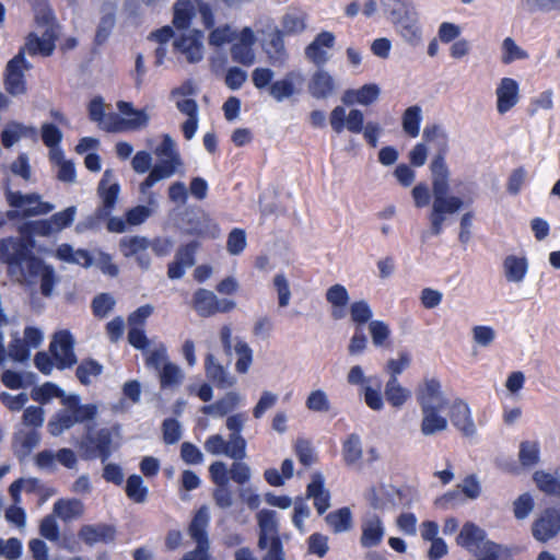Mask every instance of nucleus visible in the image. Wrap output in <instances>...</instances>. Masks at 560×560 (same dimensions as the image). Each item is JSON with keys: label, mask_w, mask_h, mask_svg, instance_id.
Wrapping results in <instances>:
<instances>
[{"label": "nucleus", "mask_w": 560, "mask_h": 560, "mask_svg": "<svg viewBox=\"0 0 560 560\" xmlns=\"http://www.w3.org/2000/svg\"><path fill=\"white\" fill-rule=\"evenodd\" d=\"M400 36L409 44L417 45L421 40V27L415 5L405 7L398 14H389Z\"/></svg>", "instance_id": "9d476101"}, {"label": "nucleus", "mask_w": 560, "mask_h": 560, "mask_svg": "<svg viewBox=\"0 0 560 560\" xmlns=\"http://www.w3.org/2000/svg\"><path fill=\"white\" fill-rule=\"evenodd\" d=\"M246 247V233L243 229L235 228L226 241V249L231 255H240Z\"/></svg>", "instance_id": "e2e57ef3"}, {"label": "nucleus", "mask_w": 560, "mask_h": 560, "mask_svg": "<svg viewBox=\"0 0 560 560\" xmlns=\"http://www.w3.org/2000/svg\"><path fill=\"white\" fill-rule=\"evenodd\" d=\"M402 129L411 138L419 136L422 121L421 107L413 105L408 107L401 117Z\"/></svg>", "instance_id": "09e8293b"}, {"label": "nucleus", "mask_w": 560, "mask_h": 560, "mask_svg": "<svg viewBox=\"0 0 560 560\" xmlns=\"http://www.w3.org/2000/svg\"><path fill=\"white\" fill-rule=\"evenodd\" d=\"M417 401L422 411L420 428L423 435H433L447 428V419L440 413L447 405V399L442 395L440 381L430 378L419 385Z\"/></svg>", "instance_id": "f03ea898"}, {"label": "nucleus", "mask_w": 560, "mask_h": 560, "mask_svg": "<svg viewBox=\"0 0 560 560\" xmlns=\"http://www.w3.org/2000/svg\"><path fill=\"white\" fill-rule=\"evenodd\" d=\"M67 396L68 395L65 394L63 389L50 382L43 384L32 393V398L42 404H45L52 398H60L61 404H63V399L67 398Z\"/></svg>", "instance_id": "864d4df0"}, {"label": "nucleus", "mask_w": 560, "mask_h": 560, "mask_svg": "<svg viewBox=\"0 0 560 560\" xmlns=\"http://www.w3.org/2000/svg\"><path fill=\"white\" fill-rule=\"evenodd\" d=\"M115 22L116 19L114 12H108L101 18L94 36L95 46H102L107 42L114 30Z\"/></svg>", "instance_id": "4d7b16f0"}, {"label": "nucleus", "mask_w": 560, "mask_h": 560, "mask_svg": "<svg viewBox=\"0 0 560 560\" xmlns=\"http://www.w3.org/2000/svg\"><path fill=\"white\" fill-rule=\"evenodd\" d=\"M78 535L79 538L89 546L96 542L108 544L115 539L116 529L113 525L104 523L97 525H83Z\"/></svg>", "instance_id": "a878e982"}, {"label": "nucleus", "mask_w": 560, "mask_h": 560, "mask_svg": "<svg viewBox=\"0 0 560 560\" xmlns=\"http://www.w3.org/2000/svg\"><path fill=\"white\" fill-rule=\"evenodd\" d=\"M423 139L427 142H435L438 153L430 163L432 174L433 202L429 213L430 232L438 236L443 232L446 217L458 212L463 206L471 205L472 199H462L458 196L448 195L450 170L445 162L448 152V137L439 125H428L423 129Z\"/></svg>", "instance_id": "f257e3e1"}, {"label": "nucleus", "mask_w": 560, "mask_h": 560, "mask_svg": "<svg viewBox=\"0 0 560 560\" xmlns=\"http://www.w3.org/2000/svg\"><path fill=\"white\" fill-rule=\"evenodd\" d=\"M139 115L140 119H126L119 114L109 113L101 124V128L107 132H122L147 127V118L141 113Z\"/></svg>", "instance_id": "c85d7f7f"}, {"label": "nucleus", "mask_w": 560, "mask_h": 560, "mask_svg": "<svg viewBox=\"0 0 560 560\" xmlns=\"http://www.w3.org/2000/svg\"><path fill=\"white\" fill-rule=\"evenodd\" d=\"M362 534L360 544L363 548H372L378 546L385 535V528L381 517L372 514L365 517L361 524Z\"/></svg>", "instance_id": "b1692460"}, {"label": "nucleus", "mask_w": 560, "mask_h": 560, "mask_svg": "<svg viewBox=\"0 0 560 560\" xmlns=\"http://www.w3.org/2000/svg\"><path fill=\"white\" fill-rule=\"evenodd\" d=\"M325 521L331 527L334 533H342L351 528L352 514L349 508L343 506L328 513Z\"/></svg>", "instance_id": "49530a36"}, {"label": "nucleus", "mask_w": 560, "mask_h": 560, "mask_svg": "<svg viewBox=\"0 0 560 560\" xmlns=\"http://www.w3.org/2000/svg\"><path fill=\"white\" fill-rule=\"evenodd\" d=\"M452 424L465 436H472L476 427L471 417L469 406L462 399H455L450 408Z\"/></svg>", "instance_id": "5701e85b"}, {"label": "nucleus", "mask_w": 560, "mask_h": 560, "mask_svg": "<svg viewBox=\"0 0 560 560\" xmlns=\"http://www.w3.org/2000/svg\"><path fill=\"white\" fill-rule=\"evenodd\" d=\"M184 374L173 362H165L160 373L161 388H173L183 382Z\"/></svg>", "instance_id": "603ef678"}, {"label": "nucleus", "mask_w": 560, "mask_h": 560, "mask_svg": "<svg viewBox=\"0 0 560 560\" xmlns=\"http://www.w3.org/2000/svg\"><path fill=\"white\" fill-rule=\"evenodd\" d=\"M30 238L9 236L0 240V265H5L7 272H12L25 257Z\"/></svg>", "instance_id": "ddd939ff"}, {"label": "nucleus", "mask_w": 560, "mask_h": 560, "mask_svg": "<svg viewBox=\"0 0 560 560\" xmlns=\"http://www.w3.org/2000/svg\"><path fill=\"white\" fill-rule=\"evenodd\" d=\"M126 495L135 503H143L148 498V487L144 486L143 479L139 475H131L127 478Z\"/></svg>", "instance_id": "3c124183"}, {"label": "nucleus", "mask_w": 560, "mask_h": 560, "mask_svg": "<svg viewBox=\"0 0 560 560\" xmlns=\"http://www.w3.org/2000/svg\"><path fill=\"white\" fill-rule=\"evenodd\" d=\"M236 306L231 300H219L207 289L200 288L192 295V307L201 317H210L217 313H229Z\"/></svg>", "instance_id": "0eeeda50"}, {"label": "nucleus", "mask_w": 560, "mask_h": 560, "mask_svg": "<svg viewBox=\"0 0 560 560\" xmlns=\"http://www.w3.org/2000/svg\"><path fill=\"white\" fill-rule=\"evenodd\" d=\"M528 54L516 45L513 38L506 37L502 43V58L504 65H510L515 60L527 59Z\"/></svg>", "instance_id": "13d9d810"}, {"label": "nucleus", "mask_w": 560, "mask_h": 560, "mask_svg": "<svg viewBox=\"0 0 560 560\" xmlns=\"http://www.w3.org/2000/svg\"><path fill=\"white\" fill-rule=\"evenodd\" d=\"M205 448L212 455L224 454L236 460H242L246 455V451L244 448H235V442H232L231 438L229 441H225L220 434L208 436L205 442Z\"/></svg>", "instance_id": "bb28decb"}, {"label": "nucleus", "mask_w": 560, "mask_h": 560, "mask_svg": "<svg viewBox=\"0 0 560 560\" xmlns=\"http://www.w3.org/2000/svg\"><path fill=\"white\" fill-rule=\"evenodd\" d=\"M113 433L108 428L100 429L93 436L88 434L80 447L84 452V458L93 459L100 457L103 463L112 455Z\"/></svg>", "instance_id": "6e6552de"}, {"label": "nucleus", "mask_w": 560, "mask_h": 560, "mask_svg": "<svg viewBox=\"0 0 560 560\" xmlns=\"http://www.w3.org/2000/svg\"><path fill=\"white\" fill-rule=\"evenodd\" d=\"M560 532V511L556 508H547L532 525L534 538L546 542Z\"/></svg>", "instance_id": "2eb2a0df"}, {"label": "nucleus", "mask_w": 560, "mask_h": 560, "mask_svg": "<svg viewBox=\"0 0 560 560\" xmlns=\"http://www.w3.org/2000/svg\"><path fill=\"white\" fill-rule=\"evenodd\" d=\"M173 25L180 31L188 30L196 14L195 5L189 0H178L173 8Z\"/></svg>", "instance_id": "ea45409f"}, {"label": "nucleus", "mask_w": 560, "mask_h": 560, "mask_svg": "<svg viewBox=\"0 0 560 560\" xmlns=\"http://www.w3.org/2000/svg\"><path fill=\"white\" fill-rule=\"evenodd\" d=\"M518 460L523 467L536 466L540 460V446L537 441H523L520 444Z\"/></svg>", "instance_id": "8fccbe9b"}, {"label": "nucleus", "mask_w": 560, "mask_h": 560, "mask_svg": "<svg viewBox=\"0 0 560 560\" xmlns=\"http://www.w3.org/2000/svg\"><path fill=\"white\" fill-rule=\"evenodd\" d=\"M411 362L408 352H400L398 359H389L385 365V371L388 373L389 378H398Z\"/></svg>", "instance_id": "0e129e2a"}, {"label": "nucleus", "mask_w": 560, "mask_h": 560, "mask_svg": "<svg viewBox=\"0 0 560 560\" xmlns=\"http://www.w3.org/2000/svg\"><path fill=\"white\" fill-rule=\"evenodd\" d=\"M533 480L545 494L560 498V467L556 469L555 474L536 470L533 474Z\"/></svg>", "instance_id": "e433bc0d"}, {"label": "nucleus", "mask_w": 560, "mask_h": 560, "mask_svg": "<svg viewBox=\"0 0 560 560\" xmlns=\"http://www.w3.org/2000/svg\"><path fill=\"white\" fill-rule=\"evenodd\" d=\"M283 35H295L306 28L305 13H287L281 21Z\"/></svg>", "instance_id": "5fc2aeb1"}, {"label": "nucleus", "mask_w": 560, "mask_h": 560, "mask_svg": "<svg viewBox=\"0 0 560 560\" xmlns=\"http://www.w3.org/2000/svg\"><path fill=\"white\" fill-rule=\"evenodd\" d=\"M31 68L32 65L25 58L24 48H21L20 51L9 60L3 74V84L10 95L18 96L26 93L27 85L24 71Z\"/></svg>", "instance_id": "423d86ee"}, {"label": "nucleus", "mask_w": 560, "mask_h": 560, "mask_svg": "<svg viewBox=\"0 0 560 560\" xmlns=\"http://www.w3.org/2000/svg\"><path fill=\"white\" fill-rule=\"evenodd\" d=\"M342 457L347 466L357 464L362 457V443L357 433H351L342 442Z\"/></svg>", "instance_id": "de8ad7c7"}, {"label": "nucleus", "mask_w": 560, "mask_h": 560, "mask_svg": "<svg viewBox=\"0 0 560 560\" xmlns=\"http://www.w3.org/2000/svg\"><path fill=\"white\" fill-rule=\"evenodd\" d=\"M103 365L92 358L83 359L75 370V376L80 384L89 386L91 384V377H97L103 373Z\"/></svg>", "instance_id": "c03bdc74"}, {"label": "nucleus", "mask_w": 560, "mask_h": 560, "mask_svg": "<svg viewBox=\"0 0 560 560\" xmlns=\"http://www.w3.org/2000/svg\"><path fill=\"white\" fill-rule=\"evenodd\" d=\"M203 33L195 30L192 35H182L173 43L174 51L185 57L189 63H196L202 59Z\"/></svg>", "instance_id": "412c9836"}, {"label": "nucleus", "mask_w": 560, "mask_h": 560, "mask_svg": "<svg viewBox=\"0 0 560 560\" xmlns=\"http://www.w3.org/2000/svg\"><path fill=\"white\" fill-rule=\"evenodd\" d=\"M369 329L373 343L376 347H383L390 335L388 326L383 320H371Z\"/></svg>", "instance_id": "774afa93"}, {"label": "nucleus", "mask_w": 560, "mask_h": 560, "mask_svg": "<svg viewBox=\"0 0 560 560\" xmlns=\"http://www.w3.org/2000/svg\"><path fill=\"white\" fill-rule=\"evenodd\" d=\"M241 402V396L236 392H228L223 397L210 405L200 408L203 415L223 418L234 411Z\"/></svg>", "instance_id": "2f4dec72"}, {"label": "nucleus", "mask_w": 560, "mask_h": 560, "mask_svg": "<svg viewBox=\"0 0 560 560\" xmlns=\"http://www.w3.org/2000/svg\"><path fill=\"white\" fill-rule=\"evenodd\" d=\"M237 34L228 24L218 27H212L208 37L209 45L213 47H222L228 43L236 39Z\"/></svg>", "instance_id": "6e6d98bb"}, {"label": "nucleus", "mask_w": 560, "mask_h": 560, "mask_svg": "<svg viewBox=\"0 0 560 560\" xmlns=\"http://www.w3.org/2000/svg\"><path fill=\"white\" fill-rule=\"evenodd\" d=\"M486 533L474 523L467 522L462 527L456 541L459 546L467 550L479 548L480 544L483 542Z\"/></svg>", "instance_id": "4c0bfd02"}, {"label": "nucleus", "mask_w": 560, "mask_h": 560, "mask_svg": "<svg viewBox=\"0 0 560 560\" xmlns=\"http://www.w3.org/2000/svg\"><path fill=\"white\" fill-rule=\"evenodd\" d=\"M163 441L166 444H175L182 435L180 424L174 418H166L162 423Z\"/></svg>", "instance_id": "338daca9"}, {"label": "nucleus", "mask_w": 560, "mask_h": 560, "mask_svg": "<svg viewBox=\"0 0 560 560\" xmlns=\"http://www.w3.org/2000/svg\"><path fill=\"white\" fill-rule=\"evenodd\" d=\"M65 409L58 410L48 421L47 430L52 436H58L75 423L93 421L97 415L95 404H81L80 396L68 395L63 399Z\"/></svg>", "instance_id": "7ed1b4c3"}, {"label": "nucleus", "mask_w": 560, "mask_h": 560, "mask_svg": "<svg viewBox=\"0 0 560 560\" xmlns=\"http://www.w3.org/2000/svg\"><path fill=\"white\" fill-rule=\"evenodd\" d=\"M158 156H165V160L183 163L178 151L175 148V143L170 135H164L160 145L155 149Z\"/></svg>", "instance_id": "69168bd1"}, {"label": "nucleus", "mask_w": 560, "mask_h": 560, "mask_svg": "<svg viewBox=\"0 0 560 560\" xmlns=\"http://www.w3.org/2000/svg\"><path fill=\"white\" fill-rule=\"evenodd\" d=\"M205 373L207 378L218 388L225 389L235 384V378L231 376L226 369L218 362L212 353L205 357Z\"/></svg>", "instance_id": "393cba45"}, {"label": "nucleus", "mask_w": 560, "mask_h": 560, "mask_svg": "<svg viewBox=\"0 0 560 560\" xmlns=\"http://www.w3.org/2000/svg\"><path fill=\"white\" fill-rule=\"evenodd\" d=\"M56 34L55 31L50 27L47 28L44 33V37L40 38L34 33H30L26 37V49L31 56H35L37 54L48 57L52 55L56 47Z\"/></svg>", "instance_id": "cd10ccee"}, {"label": "nucleus", "mask_w": 560, "mask_h": 560, "mask_svg": "<svg viewBox=\"0 0 560 560\" xmlns=\"http://www.w3.org/2000/svg\"><path fill=\"white\" fill-rule=\"evenodd\" d=\"M182 164L183 163L168 160H161L152 167L147 178L140 184V192L144 195L159 180L173 176Z\"/></svg>", "instance_id": "c756f323"}, {"label": "nucleus", "mask_w": 560, "mask_h": 560, "mask_svg": "<svg viewBox=\"0 0 560 560\" xmlns=\"http://www.w3.org/2000/svg\"><path fill=\"white\" fill-rule=\"evenodd\" d=\"M112 178V170H106L97 186V195L102 205L96 208L95 215L101 220H105L112 214L119 197L120 186L117 182L109 183Z\"/></svg>", "instance_id": "1a4fd4ad"}, {"label": "nucleus", "mask_w": 560, "mask_h": 560, "mask_svg": "<svg viewBox=\"0 0 560 560\" xmlns=\"http://www.w3.org/2000/svg\"><path fill=\"white\" fill-rule=\"evenodd\" d=\"M304 80V75L300 71L291 70L283 78L270 84L269 94L275 101L282 102L299 93V88L303 85Z\"/></svg>", "instance_id": "a211bd4d"}, {"label": "nucleus", "mask_w": 560, "mask_h": 560, "mask_svg": "<svg viewBox=\"0 0 560 560\" xmlns=\"http://www.w3.org/2000/svg\"><path fill=\"white\" fill-rule=\"evenodd\" d=\"M236 38L237 40L231 46L232 60L245 67L254 65L256 59L254 50L256 37L253 30L244 27Z\"/></svg>", "instance_id": "dca6fc26"}, {"label": "nucleus", "mask_w": 560, "mask_h": 560, "mask_svg": "<svg viewBox=\"0 0 560 560\" xmlns=\"http://www.w3.org/2000/svg\"><path fill=\"white\" fill-rule=\"evenodd\" d=\"M384 395L387 402L394 408L402 407L410 398V392L400 385L398 378H388Z\"/></svg>", "instance_id": "79ce46f5"}, {"label": "nucleus", "mask_w": 560, "mask_h": 560, "mask_svg": "<svg viewBox=\"0 0 560 560\" xmlns=\"http://www.w3.org/2000/svg\"><path fill=\"white\" fill-rule=\"evenodd\" d=\"M177 109L188 116L182 125V131L186 140L192 139L198 129V104L194 98L177 101Z\"/></svg>", "instance_id": "72a5a7b5"}, {"label": "nucleus", "mask_w": 560, "mask_h": 560, "mask_svg": "<svg viewBox=\"0 0 560 560\" xmlns=\"http://www.w3.org/2000/svg\"><path fill=\"white\" fill-rule=\"evenodd\" d=\"M347 381L351 385H360V394L363 395L366 406L374 410L380 411L384 408V398L382 395L383 382L380 376L371 375L364 376L363 370L360 365H354L350 369Z\"/></svg>", "instance_id": "39448f33"}, {"label": "nucleus", "mask_w": 560, "mask_h": 560, "mask_svg": "<svg viewBox=\"0 0 560 560\" xmlns=\"http://www.w3.org/2000/svg\"><path fill=\"white\" fill-rule=\"evenodd\" d=\"M73 346V337L68 330L56 334L49 346V350L54 357L57 369L65 370L77 363Z\"/></svg>", "instance_id": "9b49d317"}, {"label": "nucleus", "mask_w": 560, "mask_h": 560, "mask_svg": "<svg viewBox=\"0 0 560 560\" xmlns=\"http://www.w3.org/2000/svg\"><path fill=\"white\" fill-rule=\"evenodd\" d=\"M54 513L63 521H70L82 515L83 503L78 499H59L54 504Z\"/></svg>", "instance_id": "37998d69"}, {"label": "nucleus", "mask_w": 560, "mask_h": 560, "mask_svg": "<svg viewBox=\"0 0 560 560\" xmlns=\"http://www.w3.org/2000/svg\"><path fill=\"white\" fill-rule=\"evenodd\" d=\"M264 51L268 62L277 68L283 67L289 59V54L284 45L283 32L279 28L272 31L264 45Z\"/></svg>", "instance_id": "4be33fe9"}, {"label": "nucleus", "mask_w": 560, "mask_h": 560, "mask_svg": "<svg viewBox=\"0 0 560 560\" xmlns=\"http://www.w3.org/2000/svg\"><path fill=\"white\" fill-rule=\"evenodd\" d=\"M34 246V240L30 238L25 257L20 260L19 266L13 269L12 272H7L8 276H21L25 278L40 277V292L44 296H50L56 284V273L50 265H46L45 261L33 254L32 248Z\"/></svg>", "instance_id": "20e7f679"}, {"label": "nucleus", "mask_w": 560, "mask_h": 560, "mask_svg": "<svg viewBox=\"0 0 560 560\" xmlns=\"http://www.w3.org/2000/svg\"><path fill=\"white\" fill-rule=\"evenodd\" d=\"M335 79L325 70H317L313 73L310 83V94L316 100H325L335 92Z\"/></svg>", "instance_id": "7c9ffc66"}, {"label": "nucleus", "mask_w": 560, "mask_h": 560, "mask_svg": "<svg viewBox=\"0 0 560 560\" xmlns=\"http://www.w3.org/2000/svg\"><path fill=\"white\" fill-rule=\"evenodd\" d=\"M115 301L107 293L96 295L91 304L92 313L97 318H104L114 307Z\"/></svg>", "instance_id": "680f3d73"}, {"label": "nucleus", "mask_w": 560, "mask_h": 560, "mask_svg": "<svg viewBox=\"0 0 560 560\" xmlns=\"http://www.w3.org/2000/svg\"><path fill=\"white\" fill-rule=\"evenodd\" d=\"M150 240L144 236H125L119 241V250L126 258L135 257L141 269H149L151 256L148 253Z\"/></svg>", "instance_id": "4468645a"}, {"label": "nucleus", "mask_w": 560, "mask_h": 560, "mask_svg": "<svg viewBox=\"0 0 560 560\" xmlns=\"http://www.w3.org/2000/svg\"><path fill=\"white\" fill-rule=\"evenodd\" d=\"M335 35L329 31H322L305 47L306 58L317 67H323L328 61L326 49L335 46Z\"/></svg>", "instance_id": "6ab92c4d"}, {"label": "nucleus", "mask_w": 560, "mask_h": 560, "mask_svg": "<svg viewBox=\"0 0 560 560\" xmlns=\"http://www.w3.org/2000/svg\"><path fill=\"white\" fill-rule=\"evenodd\" d=\"M247 416L244 412L234 413L228 417L225 421L226 428L231 431L230 438L235 442V448L246 451V440L241 435Z\"/></svg>", "instance_id": "a18cd8bd"}, {"label": "nucleus", "mask_w": 560, "mask_h": 560, "mask_svg": "<svg viewBox=\"0 0 560 560\" xmlns=\"http://www.w3.org/2000/svg\"><path fill=\"white\" fill-rule=\"evenodd\" d=\"M497 110L503 115L510 112L520 101V84L515 79L502 78L495 90Z\"/></svg>", "instance_id": "aec40b11"}, {"label": "nucleus", "mask_w": 560, "mask_h": 560, "mask_svg": "<svg viewBox=\"0 0 560 560\" xmlns=\"http://www.w3.org/2000/svg\"><path fill=\"white\" fill-rule=\"evenodd\" d=\"M326 300L331 304V316L341 319L346 316V307L349 303V294L342 284H334L326 292Z\"/></svg>", "instance_id": "c9c22d12"}, {"label": "nucleus", "mask_w": 560, "mask_h": 560, "mask_svg": "<svg viewBox=\"0 0 560 560\" xmlns=\"http://www.w3.org/2000/svg\"><path fill=\"white\" fill-rule=\"evenodd\" d=\"M329 120L336 133H341L345 127L352 133H360L365 127L364 115L360 109H351L346 116V109L342 106H336L331 110Z\"/></svg>", "instance_id": "f3484780"}, {"label": "nucleus", "mask_w": 560, "mask_h": 560, "mask_svg": "<svg viewBox=\"0 0 560 560\" xmlns=\"http://www.w3.org/2000/svg\"><path fill=\"white\" fill-rule=\"evenodd\" d=\"M257 521L259 526L258 548L265 550L267 549L269 537L278 535L276 512L267 509L260 510L257 513Z\"/></svg>", "instance_id": "473e14b6"}, {"label": "nucleus", "mask_w": 560, "mask_h": 560, "mask_svg": "<svg viewBox=\"0 0 560 560\" xmlns=\"http://www.w3.org/2000/svg\"><path fill=\"white\" fill-rule=\"evenodd\" d=\"M480 552L482 557L479 560H510L511 558V552L508 548L491 540H483Z\"/></svg>", "instance_id": "bf43d9fd"}, {"label": "nucleus", "mask_w": 560, "mask_h": 560, "mask_svg": "<svg viewBox=\"0 0 560 560\" xmlns=\"http://www.w3.org/2000/svg\"><path fill=\"white\" fill-rule=\"evenodd\" d=\"M504 275L510 282H521L528 270L526 257L509 255L503 260Z\"/></svg>", "instance_id": "58836bf2"}, {"label": "nucleus", "mask_w": 560, "mask_h": 560, "mask_svg": "<svg viewBox=\"0 0 560 560\" xmlns=\"http://www.w3.org/2000/svg\"><path fill=\"white\" fill-rule=\"evenodd\" d=\"M200 248L198 241H190L178 246L174 260L167 265V277L177 280L184 277L186 269L196 262V255Z\"/></svg>", "instance_id": "f8f14e48"}, {"label": "nucleus", "mask_w": 560, "mask_h": 560, "mask_svg": "<svg viewBox=\"0 0 560 560\" xmlns=\"http://www.w3.org/2000/svg\"><path fill=\"white\" fill-rule=\"evenodd\" d=\"M40 435L36 430L20 431L14 434L13 446L15 453L21 456H27L38 445Z\"/></svg>", "instance_id": "a19ab883"}, {"label": "nucleus", "mask_w": 560, "mask_h": 560, "mask_svg": "<svg viewBox=\"0 0 560 560\" xmlns=\"http://www.w3.org/2000/svg\"><path fill=\"white\" fill-rule=\"evenodd\" d=\"M234 349L238 357L235 363V370L240 374H245L253 362V350L245 341L242 340L236 342Z\"/></svg>", "instance_id": "052dcab7"}, {"label": "nucleus", "mask_w": 560, "mask_h": 560, "mask_svg": "<svg viewBox=\"0 0 560 560\" xmlns=\"http://www.w3.org/2000/svg\"><path fill=\"white\" fill-rule=\"evenodd\" d=\"M209 525V514L205 506L200 508L194 515L188 533L197 546H209L207 527Z\"/></svg>", "instance_id": "f704fd0d"}]
</instances>
